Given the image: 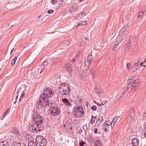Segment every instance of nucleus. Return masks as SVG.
<instances>
[{
    "instance_id": "f257e3e1",
    "label": "nucleus",
    "mask_w": 146,
    "mask_h": 146,
    "mask_svg": "<svg viewBox=\"0 0 146 146\" xmlns=\"http://www.w3.org/2000/svg\"><path fill=\"white\" fill-rule=\"evenodd\" d=\"M51 89L46 88L43 93L41 94L39 99L37 101L36 106L38 109H41L42 107L46 108L49 106L48 98L51 97L53 95L54 92Z\"/></svg>"
},
{
    "instance_id": "f03ea898",
    "label": "nucleus",
    "mask_w": 146,
    "mask_h": 146,
    "mask_svg": "<svg viewBox=\"0 0 146 146\" xmlns=\"http://www.w3.org/2000/svg\"><path fill=\"white\" fill-rule=\"evenodd\" d=\"M70 88L67 84H62L60 85L58 88V91L62 95H68L70 93Z\"/></svg>"
},
{
    "instance_id": "7ed1b4c3",
    "label": "nucleus",
    "mask_w": 146,
    "mask_h": 146,
    "mask_svg": "<svg viewBox=\"0 0 146 146\" xmlns=\"http://www.w3.org/2000/svg\"><path fill=\"white\" fill-rule=\"evenodd\" d=\"M139 79L137 78L131 85L129 84H128L127 86L123 90V93L121 94V95H123V96L125 93L127 91L130 87L131 89H134L135 90H136L139 87Z\"/></svg>"
},
{
    "instance_id": "20e7f679",
    "label": "nucleus",
    "mask_w": 146,
    "mask_h": 146,
    "mask_svg": "<svg viewBox=\"0 0 146 146\" xmlns=\"http://www.w3.org/2000/svg\"><path fill=\"white\" fill-rule=\"evenodd\" d=\"M73 113L74 114L75 116L77 117H82L84 114L83 109L81 106H80L75 108Z\"/></svg>"
},
{
    "instance_id": "39448f33",
    "label": "nucleus",
    "mask_w": 146,
    "mask_h": 146,
    "mask_svg": "<svg viewBox=\"0 0 146 146\" xmlns=\"http://www.w3.org/2000/svg\"><path fill=\"white\" fill-rule=\"evenodd\" d=\"M33 120L35 123L42 124L43 118L36 112H34L33 115Z\"/></svg>"
},
{
    "instance_id": "423d86ee",
    "label": "nucleus",
    "mask_w": 146,
    "mask_h": 146,
    "mask_svg": "<svg viewBox=\"0 0 146 146\" xmlns=\"http://www.w3.org/2000/svg\"><path fill=\"white\" fill-rule=\"evenodd\" d=\"M35 141L36 142L39 143L40 146H46L47 144L46 139L40 135H37L36 137Z\"/></svg>"
},
{
    "instance_id": "0eeeda50",
    "label": "nucleus",
    "mask_w": 146,
    "mask_h": 146,
    "mask_svg": "<svg viewBox=\"0 0 146 146\" xmlns=\"http://www.w3.org/2000/svg\"><path fill=\"white\" fill-rule=\"evenodd\" d=\"M135 116V111L133 108H130L129 110V114L127 120L128 122L131 123L133 121Z\"/></svg>"
},
{
    "instance_id": "6e6552de",
    "label": "nucleus",
    "mask_w": 146,
    "mask_h": 146,
    "mask_svg": "<svg viewBox=\"0 0 146 146\" xmlns=\"http://www.w3.org/2000/svg\"><path fill=\"white\" fill-rule=\"evenodd\" d=\"M49 112L51 115H58L60 113V111L56 107H51L50 108Z\"/></svg>"
},
{
    "instance_id": "1a4fd4ad",
    "label": "nucleus",
    "mask_w": 146,
    "mask_h": 146,
    "mask_svg": "<svg viewBox=\"0 0 146 146\" xmlns=\"http://www.w3.org/2000/svg\"><path fill=\"white\" fill-rule=\"evenodd\" d=\"M92 55L91 54H89L87 56L86 59L85 60L86 63H87L88 64H85V65L87 67H88L92 61Z\"/></svg>"
},
{
    "instance_id": "9d476101",
    "label": "nucleus",
    "mask_w": 146,
    "mask_h": 146,
    "mask_svg": "<svg viewBox=\"0 0 146 146\" xmlns=\"http://www.w3.org/2000/svg\"><path fill=\"white\" fill-rule=\"evenodd\" d=\"M9 141L12 146H15L17 142L16 138L13 136H9Z\"/></svg>"
},
{
    "instance_id": "9b49d317",
    "label": "nucleus",
    "mask_w": 146,
    "mask_h": 146,
    "mask_svg": "<svg viewBox=\"0 0 146 146\" xmlns=\"http://www.w3.org/2000/svg\"><path fill=\"white\" fill-rule=\"evenodd\" d=\"M62 102L63 104L67 107H70L72 106V104L69 102L68 99L66 98L62 99Z\"/></svg>"
},
{
    "instance_id": "f8f14e48",
    "label": "nucleus",
    "mask_w": 146,
    "mask_h": 146,
    "mask_svg": "<svg viewBox=\"0 0 146 146\" xmlns=\"http://www.w3.org/2000/svg\"><path fill=\"white\" fill-rule=\"evenodd\" d=\"M42 124L38 123H35V125L37 127L39 131H42L44 128V126L42 125Z\"/></svg>"
},
{
    "instance_id": "ddd939ff",
    "label": "nucleus",
    "mask_w": 146,
    "mask_h": 146,
    "mask_svg": "<svg viewBox=\"0 0 146 146\" xmlns=\"http://www.w3.org/2000/svg\"><path fill=\"white\" fill-rule=\"evenodd\" d=\"M11 132L18 136L20 135L19 130L16 127H14L11 130Z\"/></svg>"
},
{
    "instance_id": "4468645a",
    "label": "nucleus",
    "mask_w": 146,
    "mask_h": 146,
    "mask_svg": "<svg viewBox=\"0 0 146 146\" xmlns=\"http://www.w3.org/2000/svg\"><path fill=\"white\" fill-rule=\"evenodd\" d=\"M79 78L82 80H85L86 79V76L84 72H81L79 74Z\"/></svg>"
},
{
    "instance_id": "2eb2a0df",
    "label": "nucleus",
    "mask_w": 146,
    "mask_h": 146,
    "mask_svg": "<svg viewBox=\"0 0 146 146\" xmlns=\"http://www.w3.org/2000/svg\"><path fill=\"white\" fill-rule=\"evenodd\" d=\"M131 142L133 145L137 146L139 144V141L136 138H133Z\"/></svg>"
},
{
    "instance_id": "dca6fc26",
    "label": "nucleus",
    "mask_w": 146,
    "mask_h": 146,
    "mask_svg": "<svg viewBox=\"0 0 146 146\" xmlns=\"http://www.w3.org/2000/svg\"><path fill=\"white\" fill-rule=\"evenodd\" d=\"M142 122L143 125V129L142 131V133H143V132L144 133L146 131V120L145 119H143L142 121Z\"/></svg>"
},
{
    "instance_id": "f3484780",
    "label": "nucleus",
    "mask_w": 146,
    "mask_h": 146,
    "mask_svg": "<svg viewBox=\"0 0 146 146\" xmlns=\"http://www.w3.org/2000/svg\"><path fill=\"white\" fill-rule=\"evenodd\" d=\"M103 121V117L102 116H100L97 118L96 125H98Z\"/></svg>"
},
{
    "instance_id": "a211bd4d",
    "label": "nucleus",
    "mask_w": 146,
    "mask_h": 146,
    "mask_svg": "<svg viewBox=\"0 0 146 146\" xmlns=\"http://www.w3.org/2000/svg\"><path fill=\"white\" fill-rule=\"evenodd\" d=\"M65 68L66 70L70 74H73V70L71 67H67L65 66Z\"/></svg>"
},
{
    "instance_id": "6ab92c4d",
    "label": "nucleus",
    "mask_w": 146,
    "mask_h": 146,
    "mask_svg": "<svg viewBox=\"0 0 146 146\" xmlns=\"http://www.w3.org/2000/svg\"><path fill=\"white\" fill-rule=\"evenodd\" d=\"M110 127V125L108 123H104L103 126V129L105 132H106L108 131L107 128Z\"/></svg>"
},
{
    "instance_id": "aec40b11",
    "label": "nucleus",
    "mask_w": 146,
    "mask_h": 146,
    "mask_svg": "<svg viewBox=\"0 0 146 146\" xmlns=\"http://www.w3.org/2000/svg\"><path fill=\"white\" fill-rule=\"evenodd\" d=\"M35 125V123L33 124V125H31V127H32L33 133L39 131H38V129L37 128L36 126Z\"/></svg>"
},
{
    "instance_id": "412c9836",
    "label": "nucleus",
    "mask_w": 146,
    "mask_h": 146,
    "mask_svg": "<svg viewBox=\"0 0 146 146\" xmlns=\"http://www.w3.org/2000/svg\"><path fill=\"white\" fill-rule=\"evenodd\" d=\"M126 36L125 35H122L119 37L117 39V41L119 43H121L122 41L125 38Z\"/></svg>"
},
{
    "instance_id": "4be33fe9",
    "label": "nucleus",
    "mask_w": 146,
    "mask_h": 146,
    "mask_svg": "<svg viewBox=\"0 0 146 146\" xmlns=\"http://www.w3.org/2000/svg\"><path fill=\"white\" fill-rule=\"evenodd\" d=\"M95 90L97 94H98L100 95H102L103 92L102 91H100V89L99 87H96L95 88Z\"/></svg>"
},
{
    "instance_id": "5701e85b",
    "label": "nucleus",
    "mask_w": 146,
    "mask_h": 146,
    "mask_svg": "<svg viewBox=\"0 0 146 146\" xmlns=\"http://www.w3.org/2000/svg\"><path fill=\"white\" fill-rule=\"evenodd\" d=\"M0 146H9V144L7 142H1Z\"/></svg>"
},
{
    "instance_id": "b1692460",
    "label": "nucleus",
    "mask_w": 146,
    "mask_h": 146,
    "mask_svg": "<svg viewBox=\"0 0 146 146\" xmlns=\"http://www.w3.org/2000/svg\"><path fill=\"white\" fill-rule=\"evenodd\" d=\"M140 67L139 65L138 64V63H136L134 65V67L133 68V70L135 71H136Z\"/></svg>"
},
{
    "instance_id": "393cba45",
    "label": "nucleus",
    "mask_w": 146,
    "mask_h": 146,
    "mask_svg": "<svg viewBox=\"0 0 146 146\" xmlns=\"http://www.w3.org/2000/svg\"><path fill=\"white\" fill-rule=\"evenodd\" d=\"M29 146H37V142H34L33 141H31L30 142L28 145Z\"/></svg>"
},
{
    "instance_id": "a878e982",
    "label": "nucleus",
    "mask_w": 146,
    "mask_h": 146,
    "mask_svg": "<svg viewBox=\"0 0 146 146\" xmlns=\"http://www.w3.org/2000/svg\"><path fill=\"white\" fill-rule=\"evenodd\" d=\"M48 64V62L47 60H44L42 63L40 65L42 67L46 66Z\"/></svg>"
},
{
    "instance_id": "bb28decb",
    "label": "nucleus",
    "mask_w": 146,
    "mask_h": 146,
    "mask_svg": "<svg viewBox=\"0 0 146 146\" xmlns=\"http://www.w3.org/2000/svg\"><path fill=\"white\" fill-rule=\"evenodd\" d=\"M76 9V8L74 5L72 6L70 8V11H71L72 12H74L75 11Z\"/></svg>"
},
{
    "instance_id": "cd10ccee",
    "label": "nucleus",
    "mask_w": 146,
    "mask_h": 146,
    "mask_svg": "<svg viewBox=\"0 0 146 146\" xmlns=\"http://www.w3.org/2000/svg\"><path fill=\"white\" fill-rule=\"evenodd\" d=\"M17 59V56H15L13 59L12 61L11 62V65L12 66H13L15 64V62L16 61V60Z\"/></svg>"
},
{
    "instance_id": "c85d7f7f",
    "label": "nucleus",
    "mask_w": 146,
    "mask_h": 146,
    "mask_svg": "<svg viewBox=\"0 0 146 146\" xmlns=\"http://www.w3.org/2000/svg\"><path fill=\"white\" fill-rule=\"evenodd\" d=\"M86 15L85 13L84 12H80L78 14V16H79L80 18H82L83 16Z\"/></svg>"
},
{
    "instance_id": "c756f323",
    "label": "nucleus",
    "mask_w": 146,
    "mask_h": 146,
    "mask_svg": "<svg viewBox=\"0 0 146 146\" xmlns=\"http://www.w3.org/2000/svg\"><path fill=\"white\" fill-rule=\"evenodd\" d=\"M96 119V117H95L93 116L92 115V118L91 120V123L92 124L94 123Z\"/></svg>"
},
{
    "instance_id": "7c9ffc66",
    "label": "nucleus",
    "mask_w": 146,
    "mask_h": 146,
    "mask_svg": "<svg viewBox=\"0 0 146 146\" xmlns=\"http://www.w3.org/2000/svg\"><path fill=\"white\" fill-rule=\"evenodd\" d=\"M119 118V116H115L113 118L112 121V122L114 121V123H115Z\"/></svg>"
},
{
    "instance_id": "2f4dec72",
    "label": "nucleus",
    "mask_w": 146,
    "mask_h": 146,
    "mask_svg": "<svg viewBox=\"0 0 146 146\" xmlns=\"http://www.w3.org/2000/svg\"><path fill=\"white\" fill-rule=\"evenodd\" d=\"M10 111V109H8L6 111L3 113V115L4 116L3 118L8 113H9Z\"/></svg>"
},
{
    "instance_id": "473e14b6",
    "label": "nucleus",
    "mask_w": 146,
    "mask_h": 146,
    "mask_svg": "<svg viewBox=\"0 0 146 146\" xmlns=\"http://www.w3.org/2000/svg\"><path fill=\"white\" fill-rule=\"evenodd\" d=\"M94 145H101V143L100 141L99 140H96L94 143Z\"/></svg>"
},
{
    "instance_id": "72a5a7b5",
    "label": "nucleus",
    "mask_w": 146,
    "mask_h": 146,
    "mask_svg": "<svg viewBox=\"0 0 146 146\" xmlns=\"http://www.w3.org/2000/svg\"><path fill=\"white\" fill-rule=\"evenodd\" d=\"M126 30L124 28H122L121 29L119 33V34H121L123 33H124L125 31Z\"/></svg>"
},
{
    "instance_id": "f704fd0d",
    "label": "nucleus",
    "mask_w": 146,
    "mask_h": 146,
    "mask_svg": "<svg viewBox=\"0 0 146 146\" xmlns=\"http://www.w3.org/2000/svg\"><path fill=\"white\" fill-rule=\"evenodd\" d=\"M134 81H133V80L129 79L128 81L127 84H129L131 85V83H132L133 84L134 81Z\"/></svg>"
},
{
    "instance_id": "c9c22d12",
    "label": "nucleus",
    "mask_w": 146,
    "mask_h": 146,
    "mask_svg": "<svg viewBox=\"0 0 146 146\" xmlns=\"http://www.w3.org/2000/svg\"><path fill=\"white\" fill-rule=\"evenodd\" d=\"M97 107L96 106H93L91 107V109L93 111H96L97 110Z\"/></svg>"
},
{
    "instance_id": "e433bc0d",
    "label": "nucleus",
    "mask_w": 146,
    "mask_h": 146,
    "mask_svg": "<svg viewBox=\"0 0 146 146\" xmlns=\"http://www.w3.org/2000/svg\"><path fill=\"white\" fill-rule=\"evenodd\" d=\"M86 144V143H85L83 141H82L80 142L79 146H84V145Z\"/></svg>"
},
{
    "instance_id": "4c0bfd02",
    "label": "nucleus",
    "mask_w": 146,
    "mask_h": 146,
    "mask_svg": "<svg viewBox=\"0 0 146 146\" xmlns=\"http://www.w3.org/2000/svg\"><path fill=\"white\" fill-rule=\"evenodd\" d=\"M54 12V10L52 9H50L49 10H48L47 11V13H48L50 14Z\"/></svg>"
},
{
    "instance_id": "58836bf2",
    "label": "nucleus",
    "mask_w": 146,
    "mask_h": 146,
    "mask_svg": "<svg viewBox=\"0 0 146 146\" xmlns=\"http://www.w3.org/2000/svg\"><path fill=\"white\" fill-rule=\"evenodd\" d=\"M82 131V129L80 128H78V133H80Z\"/></svg>"
},
{
    "instance_id": "ea45409f",
    "label": "nucleus",
    "mask_w": 146,
    "mask_h": 146,
    "mask_svg": "<svg viewBox=\"0 0 146 146\" xmlns=\"http://www.w3.org/2000/svg\"><path fill=\"white\" fill-rule=\"evenodd\" d=\"M63 0H60L58 2H57V3L58 5H60L63 3Z\"/></svg>"
},
{
    "instance_id": "a19ab883",
    "label": "nucleus",
    "mask_w": 146,
    "mask_h": 146,
    "mask_svg": "<svg viewBox=\"0 0 146 146\" xmlns=\"http://www.w3.org/2000/svg\"><path fill=\"white\" fill-rule=\"evenodd\" d=\"M75 61L74 59H73L72 60L70 61L69 62V63H70L71 65H72L75 62Z\"/></svg>"
},
{
    "instance_id": "79ce46f5",
    "label": "nucleus",
    "mask_w": 146,
    "mask_h": 146,
    "mask_svg": "<svg viewBox=\"0 0 146 146\" xmlns=\"http://www.w3.org/2000/svg\"><path fill=\"white\" fill-rule=\"evenodd\" d=\"M83 129L85 130V131L86 132V131L87 130V126L86 125H84L83 126Z\"/></svg>"
},
{
    "instance_id": "37998d69",
    "label": "nucleus",
    "mask_w": 146,
    "mask_h": 146,
    "mask_svg": "<svg viewBox=\"0 0 146 146\" xmlns=\"http://www.w3.org/2000/svg\"><path fill=\"white\" fill-rule=\"evenodd\" d=\"M146 120V113H144L143 114V119Z\"/></svg>"
},
{
    "instance_id": "c03bdc74",
    "label": "nucleus",
    "mask_w": 146,
    "mask_h": 146,
    "mask_svg": "<svg viewBox=\"0 0 146 146\" xmlns=\"http://www.w3.org/2000/svg\"><path fill=\"white\" fill-rule=\"evenodd\" d=\"M21 143L20 142H16V144L15 146H21Z\"/></svg>"
},
{
    "instance_id": "a18cd8bd",
    "label": "nucleus",
    "mask_w": 146,
    "mask_h": 146,
    "mask_svg": "<svg viewBox=\"0 0 146 146\" xmlns=\"http://www.w3.org/2000/svg\"><path fill=\"white\" fill-rule=\"evenodd\" d=\"M81 23V24H80V25H85L86 24V21H82V22L81 23Z\"/></svg>"
},
{
    "instance_id": "49530a36",
    "label": "nucleus",
    "mask_w": 146,
    "mask_h": 146,
    "mask_svg": "<svg viewBox=\"0 0 146 146\" xmlns=\"http://www.w3.org/2000/svg\"><path fill=\"white\" fill-rule=\"evenodd\" d=\"M57 2L56 0H52L51 1V3L52 4H55V2Z\"/></svg>"
},
{
    "instance_id": "de8ad7c7",
    "label": "nucleus",
    "mask_w": 146,
    "mask_h": 146,
    "mask_svg": "<svg viewBox=\"0 0 146 146\" xmlns=\"http://www.w3.org/2000/svg\"><path fill=\"white\" fill-rule=\"evenodd\" d=\"M24 96H25V94L23 92L21 94V95L20 96V97L23 98V97Z\"/></svg>"
},
{
    "instance_id": "09e8293b",
    "label": "nucleus",
    "mask_w": 146,
    "mask_h": 146,
    "mask_svg": "<svg viewBox=\"0 0 146 146\" xmlns=\"http://www.w3.org/2000/svg\"><path fill=\"white\" fill-rule=\"evenodd\" d=\"M71 65L70 64V63L69 62L65 66H67V67H71Z\"/></svg>"
},
{
    "instance_id": "8fccbe9b",
    "label": "nucleus",
    "mask_w": 146,
    "mask_h": 146,
    "mask_svg": "<svg viewBox=\"0 0 146 146\" xmlns=\"http://www.w3.org/2000/svg\"><path fill=\"white\" fill-rule=\"evenodd\" d=\"M119 43H120L119 42H118V41H117L115 43V44L114 45H116V46H118Z\"/></svg>"
},
{
    "instance_id": "3c124183",
    "label": "nucleus",
    "mask_w": 146,
    "mask_h": 146,
    "mask_svg": "<svg viewBox=\"0 0 146 146\" xmlns=\"http://www.w3.org/2000/svg\"><path fill=\"white\" fill-rule=\"evenodd\" d=\"M15 48H13L12 49V50H11V55H12V52L14 51V52H15Z\"/></svg>"
},
{
    "instance_id": "603ef678",
    "label": "nucleus",
    "mask_w": 146,
    "mask_h": 146,
    "mask_svg": "<svg viewBox=\"0 0 146 146\" xmlns=\"http://www.w3.org/2000/svg\"><path fill=\"white\" fill-rule=\"evenodd\" d=\"M135 77L134 76H133L130 79H131V80H133V81H134V79H135Z\"/></svg>"
},
{
    "instance_id": "864d4df0",
    "label": "nucleus",
    "mask_w": 146,
    "mask_h": 146,
    "mask_svg": "<svg viewBox=\"0 0 146 146\" xmlns=\"http://www.w3.org/2000/svg\"><path fill=\"white\" fill-rule=\"evenodd\" d=\"M90 73L91 74V75L93 77L94 76V72L90 71Z\"/></svg>"
},
{
    "instance_id": "5fc2aeb1",
    "label": "nucleus",
    "mask_w": 146,
    "mask_h": 146,
    "mask_svg": "<svg viewBox=\"0 0 146 146\" xmlns=\"http://www.w3.org/2000/svg\"><path fill=\"white\" fill-rule=\"evenodd\" d=\"M117 46H116V45H114V46H113V47L112 48L113 50H114L117 47Z\"/></svg>"
},
{
    "instance_id": "6e6d98bb",
    "label": "nucleus",
    "mask_w": 146,
    "mask_h": 146,
    "mask_svg": "<svg viewBox=\"0 0 146 146\" xmlns=\"http://www.w3.org/2000/svg\"><path fill=\"white\" fill-rule=\"evenodd\" d=\"M130 64H129V63L127 64V68L128 69H129V67L130 66Z\"/></svg>"
},
{
    "instance_id": "4d7b16f0",
    "label": "nucleus",
    "mask_w": 146,
    "mask_h": 146,
    "mask_svg": "<svg viewBox=\"0 0 146 146\" xmlns=\"http://www.w3.org/2000/svg\"><path fill=\"white\" fill-rule=\"evenodd\" d=\"M81 23H79L75 27V28H76V29H77L78 27L79 26V25H80V24H81Z\"/></svg>"
},
{
    "instance_id": "13d9d810",
    "label": "nucleus",
    "mask_w": 146,
    "mask_h": 146,
    "mask_svg": "<svg viewBox=\"0 0 146 146\" xmlns=\"http://www.w3.org/2000/svg\"><path fill=\"white\" fill-rule=\"evenodd\" d=\"M146 61V60H145L143 62H141L140 63V65L141 66H143V64H144V62Z\"/></svg>"
},
{
    "instance_id": "bf43d9fd",
    "label": "nucleus",
    "mask_w": 146,
    "mask_h": 146,
    "mask_svg": "<svg viewBox=\"0 0 146 146\" xmlns=\"http://www.w3.org/2000/svg\"><path fill=\"white\" fill-rule=\"evenodd\" d=\"M18 98V96H16L15 98L16 99V100L14 102V104H16V101L17 100V99Z\"/></svg>"
},
{
    "instance_id": "052dcab7",
    "label": "nucleus",
    "mask_w": 146,
    "mask_h": 146,
    "mask_svg": "<svg viewBox=\"0 0 146 146\" xmlns=\"http://www.w3.org/2000/svg\"><path fill=\"white\" fill-rule=\"evenodd\" d=\"M128 26L127 25L126 26H125V27H123V28H124L125 30H126L128 28Z\"/></svg>"
},
{
    "instance_id": "680f3d73",
    "label": "nucleus",
    "mask_w": 146,
    "mask_h": 146,
    "mask_svg": "<svg viewBox=\"0 0 146 146\" xmlns=\"http://www.w3.org/2000/svg\"><path fill=\"white\" fill-rule=\"evenodd\" d=\"M22 99H23V98L20 97L19 100V102H21L22 101Z\"/></svg>"
},
{
    "instance_id": "e2e57ef3",
    "label": "nucleus",
    "mask_w": 146,
    "mask_h": 146,
    "mask_svg": "<svg viewBox=\"0 0 146 146\" xmlns=\"http://www.w3.org/2000/svg\"><path fill=\"white\" fill-rule=\"evenodd\" d=\"M145 10H144V11H143V10H142L141 11V13H142V14H143L144 13H145Z\"/></svg>"
},
{
    "instance_id": "0e129e2a",
    "label": "nucleus",
    "mask_w": 146,
    "mask_h": 146,
    "mask_svg": "<svg viewBox=\"0 0 146 146\" xmlns=\"http://www.w3.org/2000/svg\"><path fill=\"white\" fill-rule=\"evenodd\" d=\"M97 129H95V130H94V133H96L97 132Z\"/></svg>"
},
{
    "instance_id": "69168bd1",
    "label": "nucleus",
    "mask_w": 146,
    "mask_h": 146,
    "mask_svg": "<svg viewBox=\"0 0 146 146\" xmlns=\"http://www.w3.org/2000/svg\"><path fill=\"white\" fill-rule=\"evenodd\" d=\"M145 133H144L143 135L144 136V137H145L146 138V132H144Z\"/></svg>"
},
{
    "instance_id": "338daca9",
    "label": "nucleus",
    "mask_w": 146,
    "mask_h": 146,
    "mask_svg": "<svg viewBox=\"0 0 146 146\" xmlns=\"http://www.w3.org/2000/svg\"><path fill=\"white\" fill-rule=\"evenodd\" d=\"M67 125H68V124H66L64 125L63 126H64V127H66L67 126Z\"/></svg>"
},
{
    "instance_id": "774afa93",
    "label": "nucleus",
    "mask_w": 146,
    "mask_h": 146,
    "mask_svg": "<svg viewBox=\"0 0 146 146\" xmlns=\"http://www.w3.org/2000/svg\"><path fill=\"white\" fill-rule=\"evenodd\" d=\"M139 14L140 15H141V17L142 16L143 14L142 13L140 12Z\"/></svg>"
}]
</instances>
